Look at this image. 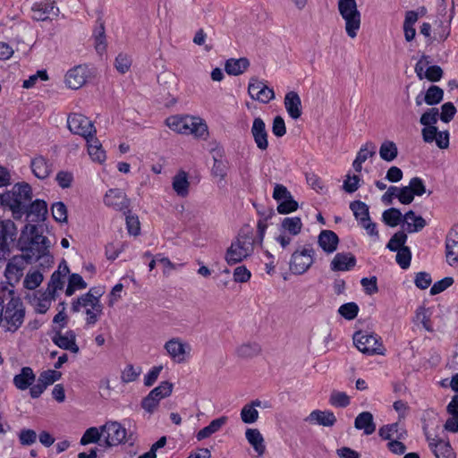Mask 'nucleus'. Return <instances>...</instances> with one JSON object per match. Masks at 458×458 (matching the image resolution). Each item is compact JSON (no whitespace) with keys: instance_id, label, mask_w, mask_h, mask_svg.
<instances>
[{"instance_id":"nucleus-1","label":"nucleus","mask_w":458,"mask_h":458,"mask_svg":"<svg viewBox=\"0 0 458 458\" xmlns=\"http://www.w3.org/2000/svg\"><path fill=\"white\" fill-rule=\"evenodd\" d=\"M17 249L30 264L40 259L46 264L53 263V257L49 254V241L38 233L35 225L28 224L21 230L17 241Z\"/></svg>"},{"instance_id":"nucleus-2","label":"nucleus","mask_w":458,"mask_h":458,"mask_svg":"<svg viewBox=\"0 0 458 458\" xmlns=\"http://www.w3.org/2000/svg\"><path fill=\"white\" fill-rule=\"evenodd\" d=\"M101 293L90 289L72 302V312H82L85 315V323L88 327L95 326L103 315L104 307L99 297Z\"/></svg>"},{"instance_id":"nucleus-3","label":"nucleus","mask_w":458,"mask_h":458,"mask_svg":"<svg viewBox=\"0 0 458 458\" xmlns=\"http://www.w3.org/2000/svg\"><path fill=\"white\" fill-rule=\"evenodd\" d=\"M31 199V187L26 182L16 183L11 191L1 196L2 204L12 211L14 219H21L25 215Z\"/></svg>"},{"instance_id":"nucleus-4","label":"nucleus","mask_w":458,"mask_h":458,"mask_svg":"<svg viewBox=\"0 0 458 458\" xmlns=\"http://www.w3.org/2000/svg\"><path fill=\"white\" fill-rule=\"evenodd\" d=\"M338 12L344 21L346 34L351 38H355L360 29L361 14L358 9L356 0H338Z\"/></svg>"},{"instance_id":"nucleus-5","label":"nucleus","mask_w":458,"mask_h":458,"mask_svg":"<svg viewBox=\"0 0 458 458\" xmlns=\"http://www.w3.org/2000/svg\"><path fill=\"white\" fill-rule=\"evenodd\" d=\"M253 250L254 243L251 237L240 235L226 250L225 259L228 265H234L251 256Z\"/></svg>"},{"instance_id":"nucleus-6","label":"nucleus","mask_w":458,"mask_h":458,"mask_svg":"<svg viewBox=\"0 0 458 458\" xmlns=\"http://www.w3.org/2000/svg\"><path fill=\"white\" fill-rule=\"evenodd\" d=\"M315 261V250L310 245L296 249L291 256L289 268L294 275H303Z\"/></svg>"},{"instance_id":"nucleus-7","label":"nucleus","mask_w":458,"mask_h":458,"mask_svg":"<svg viewBox=\"0 0 458 458\" xmlns=\"http://www.w3.org/2000/svg\"><path fill=\"white\" fill-rule=\"evenodd\" d=\"M303 224L299 216L284 217L279 225V234L275 237L283 249H286L293 238L301 233Z\"/></svg>"},{"instance_id":"nucleus-8","label":"nucleus","mask_w":458,"mask_h":458,"mask_svg":"<svg viewBox=\"0 0 458 458\" xmlns=\"http://www.w3.org/2000/svg\"><path fill=\"white\" fill-rule=\"evenodd\" d=\"M353 344L362 353L368 355L385 354V348L380 342V337L373 333L361 331L355 333Z\"/></svg>"},{"instance_id":"nucleus-9","label":"nucleus","mask_w":458,"mask_h":458,"mask_svg":"<svg viewBox=\"0 0 458 458\" xmlns=\"http://www.w3.org/2000/svg\"><path fill=\"white\" fill-rule=\"evenodd\" d=\"M24 316L25 310L20 298L13 300L11 303H7L4 312L3 311L4 326L6 330L10 332L18 330L23 323Z\"/></svg>"},{"instance_id":"nucleus-10","label":"nucleus","mask_w":458,"mask_h":458,"mask_svg":"<svg viewBox=\"0 0 458 458\" xmlns=\"http://www.w3.org/2000/svg\"><path fill=\"white\" fill-rule=\"evenodd\" d=\"M67 127L69 131L85 140L96 136L97 130L93 123L84 114L72 113L68 115Z\"/></svg>"},{"instance_id":"nucleus-11","label":"nucleus","mask_w":458,"mask_h":458,"mask_svg":"<svg viewBox=\"0 0 458 458\" xmlns=\"http://www.w3.org/2000/svg\"><path fill=\"white\" fill-rule=\"evenodd\" d=\"M166 355L174 363H183L191 356V346L189 343L180 337H173L164 344Z\"/></svg>"},{"instance_id":"nucleus-12","label":"nucleus","mask_w":458,"mask_h":458,"mask_svg":"<svg viewBox=\"0 0 458 458\" xmlns=\"http://www.w3.org/2000/svg\"><path fill=\"white\" fill-rule=\"evenodd\" d=\"M4 276L10 284H15L21 281L28 265L30 263L21 254H15L5 261Z\"/></svg>"},{"instance_id":"nucleus-13","label":"nucleus","mask_w":458,"mask_h":458,"mask_svg":"<svg viewBox=\"0 0 458 458\" xmlns=\"http://www.w3.org/2000/svg\"><path fill=\"white\" fill-rule=\"evenodd\" d=\"M174 385L168 381L161 382L157 387L143 398L141 407L149 414L153 413L158 407L162 399L171 395Z\"/></svg>"},{"instance_id":"nucleus-14","label":"nucleus","mask_w":458,"mask_h":458,"mask_svg":"<svg viewBox=\"0 0 458 458\" xmlns=\"http://www.w3.org/2000/svg\"><path fill=\"white\" fill-rule=\"evenodd\" d=\"M106 446H117L129 440L126 428L118 421H107L101 426Z\"/></svg>"},{"instance_id":"nucleus-15","label":"nucleus","mask_w":458,"mask_h":458,"mask_svg":"<svg viewBox=\"0 0 458 458\" xmlns=\"http://www.w3.org/2000/svg\"><path fill=\"white\" fill-rule=\"evenodd\" d=\"M248 94L252 99L263 104H267L275 98L274 89L269 88L264 81L256 77L250 79Z\"/></svg>"},{"instance_id":"nucleus-16","label":"nucleus","mask_w":458,"mask_h":458,"mask_svg":"<svg viewBox=\"0 0 458 458\" xmlns=\"http://www.w3.org/2000/svg\"><path fill=\"white\" fill-rule=\"evenodd\" d=\"M250 132L257 148L261 151L267 150L268 148V134L262 118L256 117L253 120Z\"/></svg>"},{"instance_id":"nucleus-17","label":"nucleus","mask_w":458,"mask_h":458,"mask_svg":"<svg viewBox=\"0 0 458 458\" xmlns=\"http://www.w3.org/2000/svg\"><path fill=\"white\" fill-rule=\"evenodd\" d=\"M88 69L84 65H78L70 69L65 75V84L72 89L81 88L88 79Z\"/></svg>"},{"instance_id":"nucleus-18","label":"nucleus","mask_w":458,"mask_h":458,"mask_svg":"<svg viewBox=\"0 0 458 458\" xmlns=\"http://www.w3.org/2000/svg\"><path fill=\"white\" fill-rule=\"evenodd\" d=\"M445 257L450 266L458 264V225H454L446 236Z\"/></svg>"},{"instance_id":"nucleus-19","label":"nucleus","mask_w":458,"mask_h":458,"mask_svg":"<svg viewBox=\"0 0 458 458\" xmlns=\"http://www.w3.org/2000/svg\"><path fill=\"white\" fill-rule=\"evenodd\" d=\"M304 420L310 424L332 427L336 422V418L331 411L314 410L305 418Z\"/></svg>"},{"instance_id":"nucleus-20","label":"nucleus","mask_w":458,"mask_h":458,"mask_svg":"<svg viewBox=\"0 0 458 458\" xmlns=\"http://www.w3.org/2000/svg\"><path fill=\"white\" fill-rule=\"evenodd\" d=\"M104 202L116 210L127 209L129 205L125 193L119 189H110L105 195Z\"/></svg>"},{"instance_id":"nucleus-21","label":"nucleus","mask_w":458,"mask_h":458,"mask_svg":"<svg viewBox=\"0 0 458 458\" xmlns=\"http://www.w3.org/2000/svg\"><path fill=\"white\" fill-rule=\"evenodd\" d=\"M55 299L56 296L46 289L44 292H38L34 293L30 300V303L37 313L45 314L51 307L52 301Z\"/></svg>"},{"instance_id":"nucleus-22","label":"nucleus","mask_w":458,"mask_h":458,"mask_svg":"<svg viewBox=\"0 0 458 458\" xmlns=\"http://www.w3.org/2000/svg\"><path fill=\"white\" fill-rule=\"evenodd\" d=\"M53 342L62 349L78 353L80 349L76 344V335L72 330H67L63 333H56L53 337Z\"/></svg>"},{"instance_id":"nucleus-23","label":"nucleus","mask_w":458,"mask_h":458,"mask_svg":"<svg viewBox=\"0 0 458 458\" xmlns=\"http://www.w3.org/2000/svg\"><path fill=\"white\" fill-rule=\"evenodd\" d=\"M356 265V258L350 252L337 253L330 263L332 271H349Z\"/></svg>"},{"instance_id":"nucleus-24","label":"nucleus","mask_w":458,"mask_h":458,"mask_svg":"<svg viewBox=\"0 0 458 458\" xmlns=\"http://www.w3.org/2000/svg\"><path fill=\"white\" fill-rule=\"evenodd\" d=\"M187 133L185 135H192L197 139L206 140L208 137V127L207 123L199 116L190 115V121L187 123Z\"/></svg>"},{"instance_id":"nucleus-25","label":"nucleus","mask_w":458,"mask_h":458,"mask_svg":"<svg viewBox=\"0 0 458 458\" xmlns=\"http://www.w3.org/2000/svg\"><path fill=\"white\" fill-rule=\"evenodd\" d=\"M339 238L331 230H323L318 237V244L327 254H332L337 249Z\"/></svg>"},{"instance_id":"nucleus-26","label":"nucleus","mask_w":458,"mask_h":458,"mask_svg":"<svg viewBox=\"0 0 458 458\" xmlns=\"http://www.w3.org/2000/svg\"><path fill=\"white\" fill-rule=\"evenodd\" d=\"M284 104L291 118L297 120L301 116V100L297 92L290 91L286 93Z\"/></svg>"},{"instance_id":"nucleus-27","label":"nucleus","mask_w":458,"mask_h":458,"mask_svg":"<svg viewBox=\"0 0 458 458\" xmlns=\"http://www.w3.org/2000/svg\"><path fill=\"white\" fill-rule=\"evenodd\" d=\"M47 214V205L44 200L37 199L30 202L26 208L27 218L30 222H40L46 218Z\"/></svg>"},{"instance_id":"nucleus-28","label":"nucleus","mask_w":458,"mask_h":458,"mask_svg":"<svg viewBox=\"0 0 458 458\" xmlns=\"http://www.w3.org/2000/svg\"><path fill=\"white\" fill-rule=\"evenodd\" d=\"M36 380V375L30 367L21 368L19 374L13 377V385L19 390H26L33 385Z\"/></svg>"},{"instance_id":"nucleus-29","label":"nucleus","mask_w":458,"mask_h":458,"mask_svg":"<svg viewBox=\"0 0 458 458\" xmlns=\"http://www.w3.org/2000/svg\"><path fill=\"white\" fill-rule=\"evenodd\" d=\"M216 156H214V164L211 169V174L214 177L219 178L220 181H224L227 175L229 170V165L226 160H224L222 148L213 149Z\"/></svg>"},{"instance_id":"nucleus-30","label":"nucleus","mask_w":458,"mask_h":458,"mask_svg":"<svg viewBox=\"0 0 458 458\" xmlns=\"http://www.w3.org/2000/svg\"><path fill=\"white\" fill-rule=\"evenodd\" d=\"M33 174L38 179H46L52 172V164L42 156L34 157L30 162Z\"/></svg>"},{"instance_id":"nucleus-31","label":"nucleus","mask_w":458,"mask_h":458,"mask_svg":"<svg viewBox=\"0 0 458 458\" xmlns=\"http://www.w3.org/2000/svg\"><path fill=\"white\" fill-rule=\"evenodd\" d=\"M245 437L259 456H261L265 454V440L258 428H247L245 431Z\"/></svg>"},{"instance_id":"nucleus-32","label":"nucleus","mask_w":458,"mask_h":458,"mask_svg":"<svg viewBox=\"0 0 458 458\" xmlns=\"http://www.w3.org/2000/svg\"><path fill=\"white\" fill-rule=\"evenodd\" d=\"M354 427L357 429L364 431L365 435H371L376 430V424L374 422L373 415L369 411H363L360 413L355 420Z\"/></svg>"},{"instance_id":"nucleus-33","label":"nucleus","mask_w":458,"mask_h":458,"mask_svg":"<svg viewBox=\"0 0 458 458\" xmlns=\"http://www.w3.org/2000/svg\"><path fill=\"white\" fill-rule=\"evenodd\" d=\"M262 402L255 399L250 403L245 404L241 410V420L246 424H252L259 419L257 407H261Z\"/></svg>"},{"instance_id":"nucleus-34","label":"nucleus","mask_w":458,"mask_h":458,"mask_svg":"<svg viewBox=\"0 0 458 458\" xmlns=\"http://www.w3.org/2000/svg\"><path fill=\"white\" fill-rule=\"evenodd\" d=\"M406 231L410 233L421 231L426 226V221L421 216H417L412 210L403 215Z\"/></svg>"},{"instance_id":"nucleus-35","label":"nucleus","mask_w":458,"mask_h":458,"mask_svg":"<svg viewBox=\"0 0 458 458\" xmlns=\"http://www.w3.org/2000/svg\"><path fill=\"white\" fill-rule=\"evenodd\" d=\"M261 352V347L258 343L247 342L240 344L236 350V355L243 360H250L257 357Z\"/></svg>"},{"instance_id":"nucleus-36","label":"nucleus","mask_w":458,"mask_h":458,"mask_svg":"<svg viewBox=\"0 0 458 458\" xmlns=\"http://www.w3.org/2000/svg\"><path fill=\"white\" fill-rule=\"evenodd\" d=\"M379 436L385 440L402 439L405 437V430L398 423L385 425L378 430Z\"/></svg>"},{"instance_id":"nucleus-37","label":"nucleus","mask_w":458,"mask_h":458,"mask_svg":"<svg viewBox=\"0 0 458 458\" xmlns=\"http://www.w3.org/2000/svg\"><path fill=\"white\" fill-rule=\"evenodd\" d=\"M190 121V115H172L165 119L166 126L179 134L187 133V123Z\"/></svg>"},{"instance_id":"nucleus-38","label":"nucleus","mask_w":458,"mask_h":458,"mask_svg":"<svg viewBox=\"0 0 458 458\" xmlns=\"http://www.w3.org/2000/svg\"><path fill=\"white\" fill-rule=\"evenodd\" d=\"M174 191L180 197H186L189 194L190 182L188 174L184 171H180L173 178L172 183Z\"/></svg>"},{"instance_id":"nucleus-39","label":"nucleus","mask_w":458,"mask_h":458,"mask_svg":"<svg viewBox=\"0 0 458 458\" xmlns=\"http://www.w3.org/2000/svg\"><path fill=\"white\" fill-rule=\"evenodd\" d=\"M88 144V152L93 161L103 163L106 160V152L102 148L100 141L92 136L86 140Z\"/></svg>"},{"instance_id":"nucleus-40","label":"nucleus","mask_w":458,"mask_h":458,"mask_svg":"<svg viewBox=\"0 0 458 458\" xmlns=\"http://www.w3.org/2000/svg\"><path fill=\"white\" fill-rule=\"evenodd\" d=\"M18 233L16 225L11 219L0 220V241L14 242Z\"/></svg>"},{"instance_id":"nucleus-41","label":"nucleus","mask_w":458,"mask_h":458,"mask_svg":"<svg viewBox=\"0 0 458 458\" xmlns=\"http://www.w3.org/2000/svg\"><path fill=\"white\" fill-rule=\"evenodd\" d=\"M250 66V61L242 57L239 59H229L226 61L225 70L229 75H240L243 73Z\"/></svg>"},{"instance_id":"nucleus-42","label":"nucleus","mask_w":458,"mask_h":458,"mask_svg":"<svg viewBox=\"0 0 458 458\" xmlns=\"http://www.w3.org/2000/svg\"><path fill=\"white\" fill-rule=\"evenodd\" d=\"M55 6L44 2H36L31 6L32 19L35 21H46L54 10Z\"/></svg>"},{"instance_id":"nucleus-43","label":"nucleus","mask_w":458,"mask_h":458,"mask_svg":"<svg viewBox=\"0 0 458 458\" xmlns=\"http://www.w3.org/2000/svg\"><path fill=\"white\" fill-rule=\"evenodd\" d=\"M398 148L396 144L392 140H385L379 148L380 157L386 161L392 162L397 157Z\"/></svg>"},{"instance_id":"nucleus-44","label":"nucleus","mask_w":458,"mask_h":458,"mask_svg":"<svg viewBox=\"0 0 458 458\" xmlns=\"http://www.w3.org/2000/svg\"><path fill=\"white\" fill-rule=\"evenodd\" d=\"M382 220L386 225L395 227L403 221V215H402L399 209L391 208L383 212Z\"/></svg>"},{"instance_id":"nucleus-45","label":"nucleus","mask_w":458,"mask_h":458,"mask_svg":"<svg viewBox=\"0 0 458 458\" xmlns=\"http://www.w3.org/2000/svg\"><path fill=\"white\" fill-rule=\"evenodd\" d=\"M88 286L82 276L79 274H72L69 276L68 285L65 290L67 296H72L77 290H84Z\"/></svg>"},{"instance_id":"nucleus-46","label":"nucleus","mask_w":458,"mask_h":458,"mask_svg":"<svg viewBox=\"0 0 458 458\" xmlns=\"http://www.w3.org/2000/svg\"><path fill=\"white\" fill-rule=\"evenodd\" d=\"M350 208L353 212L355 218L359 221V224L361 222L369 219V207L362 201L355 200L350 204Z\"/></svg>"},{"instance_id":"nucleus-47","label":"nucleus","mask_w":458,"mask_h":458,"mask_svg":"<svg viewBox=\"0 0 458 458\" xmlns=\"http://www.w3.org/2000/svg\"><path fill=\"white\" fill-rule=\"evenodd\" d=\"M93 38L97 52L100 55L104 54L106 50L107 44L103 23H100L99 26L94 30Z\"/></svg>"},{"instance_id":"nucleus-48","label":"nucleus","mask_w":458,"mask_h":458,"mask_svg":"<svg viewBox=\"0 0 458 458\" xmlns=\"http://www.w3.org/2000/svg\"><path fill=\"white\" fill-rule=\"evenodd\" d=\"M444 98V91L436 85L430 86L424 95L425 103L428 106H434L440 103Z\"/></svg>"},{"instance_id":"nucleus-49","label":"nucleus","mask_w":458,"mask_h":458,"mask_svg":"<svg viewBox=\"0 0 458 458\" xmlns=\"http://www.w3.org/2000/svg\"><path fill=\"white\" fill-rule=\"evenodd\" d=\"M18 299L19 297L14 293V284H10L8 282L0 284V308H3L5 302L6 304L11 303L13 300Z\"/></svg>"},{"instance_id":"nucleus-50","label":"nucleus","mask_w":458,"mask_h":458,"mask_svg":"<svg viewBox=\"0 0 458 458\" xmlns=\"http://www.w3.org/2000/svg\"><path fill=\"white\" fill-rule=\"evenodd\" d=\"M437 458H454L455 454L449 442L438 440L432 450Z\"/></svg>"},{"instance_id":"nucleus-51","label":"nucleus","mask_w":458,"mask_h":458,"mask_svg":"<svg viewBox=\"0 0 458 458\" xmlns=\"http://www.w3.org/2000/svg\"><path fill=\"white\" fill-rule=\"evenodd\" d=\"M44 280L43 274L39 271H30L24 277L23 286L28 290L37 289Z\"/></svg>"},{"instance_id":"nucleus-52","label":"nucleus","mask_w":458,"mask_h":458,"mask_svg":"<svg viewBox=\"0 0 458 458\" xmlns=\"http://www.w3.org/2000/svg\"><path fill=\"white\" fill-rule=\"evenodd\" d=\"M103 437L101 427L99 428L96 427L89 428L81 437L80 444L86 445L91 443H97L100 437Z\"/></svg>"},{"instance_id":"nucleus-53","label":"nucleus","mask_w":458,"mask_h":458,"mask_svg":"<svg viewBox=\"0 0 458 458\" xmlns=\"http://www.w3.org/2000/svg\"><path fill=\"white\" fill-rule=\"evenodd\" d=\"M376 152V144L372 141H367L360 147L355 158L364 163L367 159L373 157Z\"/></svg>"},{"instance_id":"nucleus-54","label":"nucleus","mask_w":458,"mask_h":458,"mask_svg":"<svg viewBox=\"0 0 458 458\" xmlns=\"http://www.w3.org/2000/svg\"><path fill=\"white\" fill-rule=\"evenodd\" d=\"M140 373L141 368L129 364L122 371L121 379L123 383L134 382L137 380Z\"/></svg>"},{"instance_id":"nucleus-55","label":"nucleus","mask_w":458,"mask_h":458,"mask_svg":"<svg viewBox=\"0 0 458 458\" xmlns=\"http://www.w3.org/2000/svg\"><path fill=\"white\" fill-rule=\"evenodd\" d=\"M61 376V372L55 369H47L40 373L38 380L47 388L48 386L59 380Z\"/></svg>"},{"instance_id":"nucleus-56","label":"nucleus","mask_w":458,"mask_h":458,"mask_svg":"<svg viewBox=\"0 0 458 458\" xmlns=\"http://www.w3.org/2000/svg\"><path fill=\"white\" fill-rule=\"evenodd\" d=\"M407 241V235L403 232L395 233L388 242L386 247L391 251H397L401 250L404 246V243Z\"/></svg>"},{"instance_id":"nucleus-57","label":"nucleus","mask_w":458,"mask_h":458,"mask_svg":"<svg viewBox=\"0 0 458 458\" xmlns=\"http://www.w3.org/2000/svg\"><path fill=\"white\" fill-rule=\"evenodd\" d=\"M415 320L418 323H420L428 332L433 331L432 324L430 321V314L428 313V310L425 309L424 307H420L417 310Z\"/></svg>"},{"instance_id":"nucleus-58","label":"nucleus","mask_w":458,"mask_h":458,"mask_svg":"<svg viewBox=\"0 0 458 458\" xmlns=\"http://www.w3.org/2000/svg\"><path fill=\"white\" fill-rule=\"evenodd\" d=\"M439 118V112L437 108L432 107L428 109L420 117V123L424 126H435Z\"/></svg>"},{"instance_id":"nucleus-59","label":"nucleus","mask_w":458,"mask_h":458,"mask_svg":"<svg viewBox=\"0 0 458 458\" xmlns=\"http://www.w3.org/2000/svg\"><path fill=\"white\" fill-rule=\"evenodd\" d=\"M339 314L346 319L355 318L359 312V307L355 302H348L340 306Z\"/></svg>"},{"instance_id":"nucleus-60","label":"nucleus","mask_w":458,"mask_h":458,"mask_svg":"<svg viewBox=\"0 0 458 458\" xmlns=\"http://www.w3.org/2000/svg\"><path fill=\"white\" fill-rule=\"evenodd\" d=\"M329 403L335 407H346L350 403V398L344 392L333 391Z\"/></svg>"},{"instance_id":"nucleus-61","label":"nucleus","mask_w":458,"mask_h":458,"mask_svg":"<svg viewBox=\"0 0 458 458\" xmlns=\"http://www.w3.org/2000/svg\"><path fill=\"white\" fill-rule=\"evenodd\" d=\"M64 286V277L53 273L47 284V290L57 297V292Z\"/></svg>"},{"instance_id":"nucleus-62","label":"nucleus","mask_w":458,"mask_h":458,"mask_svg":"<svg viewBox=\"0 0 458 458\" xmlns=\"http://www.w3.org/2000/svg\"><path fill=\"white\" fill-rule=\"evenodd\" d=\"M52 215L55 221L59 223L67 222V208L63 202H56L52 206Z\"/></svg>"},{"instance_id":"nucleus-63","label":"nucleus","mask_w":458,"mask_h":458,"mask_svg":"<svg viewBox=\"0 0 458 458\" xmlns=\"http://www.w3.org/2000/svg\"><path fill=\"white\" fill-rule=\"evenodd\" d=\"M411 253L408 247H403L397 250L396 262L403 268L406 269L410 267Z\"/></svg>"},{"instance_id":"nucleus-64","label":"nucleus","mask_w":458,"mask_h":458,"mask_svg":"<svg viewBox=\"0 0 458 458\" xmlns=\"http://www.w3.org/2000/svg\"><path fill=\"white\" fill-rule=\"evenodd\" d=\"M131 65V58L123 53L119 54L114 62L116 70L121 73H125L129 71Z\"/></svg>"}]
</instances>
